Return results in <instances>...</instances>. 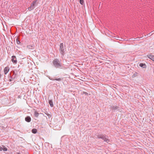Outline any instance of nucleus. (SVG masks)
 Here are the masks:
<instances>
[{"label": "nucleus", "mask_w": 154, "mask_h": 154, "mask_svg": "<svg viewBox=\"0 0 154 154\" xmlns=\"http://www.w3.org/2000/svg\"><path fill=\"white\" fill-rule=\"evenodd\" d=\"M97 136V138L101 139L104 142H106L107 143H109L111 142L108 136L105 134H98Z\"/></svg>", "instance_id": "obj_1"}, {"label": "nucleus", "mask_w": 154, "mask_h": 154, "mask_svg": "<svg viewBox=\"0 0 154 154\" xmlns=\"http://www.w3.org/2000/svg\"><path fill=\"white\" fill-rule=\"evenodd\" d=\"M18 77V75L17 71H16L15 72L14 71H12L11 72L10 74L9 81L10 82L15 81L17 79Z\"/></svg>", "instance_id": "obj_2"}, {"label": "nucleus", "mask_w": 154, "mask_h": 154, "mask_svg": "<svg viewBox=\"0 0 154 154\" xmlns=\"http://www.w3.org/2000/svg\"><path fill=\"white\" fill-rule=\"evenodd\" d=\"M53 63L54 67L56 68L63 69L60 62L57 59H54Z\"/></svg>", "instance_id": "obj_3"}, {"label": "nucleus", "mask_w": 154, "mask_h": 154, "mask_svg": "<svg viewBox=\"0 0 154 154\" xmlns=\"http://www.w3.org/2000/svg\"><path fill=\"white\" fill-rule=\"evenodd\" d=\"M66 46L65 45H64L63 43H61L60 45V48L59 50L61 54L62 55V57H63L65 52L66 51Z\"/></svg>", "instance_id": "obj_4"}, {"label": "nucleus", "mask_w": 154, "mask_h": 154, "mask_svg": "<svg viewBox=\"0 0 154 154\" xmlns=\"http://www.w3.org/2000/svg\"><path fill=\"white\" fill-rule=\"evenodd\" d=\"M110 108L113 112L118 111L119 112H121L122 111V108L116 105H111Z\"/></svg>", "instance_id": "obj_5"}, {"label": "nucleus", "mask_w": 154, "mask_h": 154, "mask_svg": "<svg viewBox=\"0 0 154 154\" xmlns=\"http://www.w3.org/2000/svg\"><path fill=\"white\" fill-rule=\"evenodd\" d=\"M36 2L37 0H36L33 1L32 3L31 4L30 6L28 7V9L30 11L33 9L35 8V5L36 4Z\"/></svg>", "instance_id": "obj_6"}, {"label": "nucleus", "mask_w": 154, "mask_h": 154, "mask_svg": "<svg viewBox=\"0 0 154 154\" xmlns=\"http://www.w3.org/2000/svg\"><path fill=\"white\" fill-rule=\"evenodd\" d=\"M11 61L14 64H16L17 63V61L15 56H12Z\"/></svg>", "instance_id": "obj_7"}, {"label": "nucleus", "mask_w": 154, "mask_h": 154, "mask_svg": "<svg viewBox=\"0 0 154 154\" xmlns=\"http://www.w3.org/2000/svg\"><path fill=\"white\" fill-rule=\"evenodd\" d=\"M49 79L52 80H56L58 81H62V79L61 78H58V79H54L53 78L51 77H49Z\"/></svg>", "instance_id": "obj_8"}, {"label": "nucleus", "mask_w": 154, "mask_h": 154, "mask_svg": "<svg viewBox=\"0 0 154 154\" xmlns=\"http://www.w3.org/2000/svg\"><path fill=\"white\" fill-rule=\"evenodd\" d=\"M25 120L26 122H29L31 121V118L29 116H27L25 118Z\"/></svg>", "instance_id": "obj_9"}, {"label": "nucleus", "mask_w": 154, "mask_h": 154, "mask_svg": "<svg viewBox=\"0 0 154 154\" xmlns=\"http://www.w3.org/2000/svg\"><path fill=\"white\" fill-rule=\"evenodd\" d=\"M147 57L148 58L154 61V55L151 54H148L147 55Z\"/></svg>", "instance_id": "obj_10"}, {"label": "nucleus", "mask_w": 154, "mask_h": 154, "mask_svg": "<svg viewBox=\"0 0 154 154\" xmlns=\"http://www.w3.org/2000/svg\"><path fill=\"white\" fill-rule=\"evenodd\" d=\"M139 66L143 68H146V64L142 63H140L139 64Z\"/></svg>", "instance_id": "obj_11"}, {"label": "nucleus", "mask_w": 154, "mask_h": 154, "mask_svg": "<svg viewBox=\"0 0 154 154\" xmlns=\"http://www.w3.org/2000/svg\"><path fill=\"white\" fill-rule=\"evenodd\" d=\"M34 45H28L27 46V48L29 49H34Z\"/></svg>", "instance_id": "obj_12"}, {"label": "nucleus", "mask_w": 154, "mask_h": 154, "mask_svg": "<svg viewBox=\"0 0 154 154\" xmlns=\"http://www.w3.org/2000/svg\"><path fill=\"white\" fill-rule=\"evenodd\" d=\"M9 67H5L4 69V73L5 74H6L9 71Z\"/></svg>", "instance_id": "obj_13"}, {"label": "nucleus", "mask_w": 154, "mask_h": 154, "mask_svg": "<svg viewBox=\"0 0 154 154\" xmlns=\"http://www.w3.org/2000/svg\"><path fill=\"white\" fill-rule=\"evenodd\" d=\"M49 104L50 106L51 107H53L54 106V104L53 103V102L52 100H49Z\"/></svg>", "instance_id": "obj_14"}, {"label": "nucleus", "mask_w": 154, "mask_h": 154, "mask_svg": "<svg viewBox=\"0 0 154 154\" xmlns=\"http://www.w3.org/2000/svg\"><path fill=\"white\" fill-rule=\"evenodd\" d=\"M37 131V130L36 128H33L32 130V132L33 134H36Z\"/></svg>", "instance_id": "obj_15"}, {"label": "nucleus", "mask_w": 154, "mask_h": 154, "mask_svg": "<svg viewBox=\"0 0 154 154\" xmlns=\"http://www.w3.org/2000/svg\"><path fill=\"white\" fill-rule=\"evenodd\" d=\"M39 115V114L38 113L37 111H35L34 113V115L35 117H38V116Z\"/></svg>", "instance_id": "obj_16"}, {"label": "nucleus", "mask_w": 154, "mask_h": 154, "mask_svg": "<svg viewBox=\"0 0 154 154\" xmlns=\"http://www.w3.org/2000/svg\"><path fill=\"white\" fill-rule=\"evenodd\" d=\"M2 147H3V148H2V150L3 151H7V150H8L7 148L6 147H5L3 145Z\"/></svg>", "instance_id": "obj_17"}, {"label": "nucleus", "mask_w": 154, "mask_h": 154, "mask_svg": "<svg viewBox=\"0 0 154 154\" xmlns=\"http://www.w3.org/2000/svg\"><path fill=\"white\" fill-rule=\"evenodd\" d=\"M137 73L135 72L132 75L133 77H135L137 76Z\"/></svg>", "instance_id": "obj_18"}, {"label": "nucleus", "mask_w": 154, "mask_h": 154, "mask_svg": "<svg viewBox=\"0 0 154 154\" xmlns=\"http://www.w3.org/2000/svg\"><path fill=\"white\" fill-rule=\"evenodd\" d=\"M79 2L80 4L82 5H83L84 3V0H79Z\"/></svg>", "instance_id": "obj_19"}, {"label": "nucleus", "mask_w": 154, "mask_h": 154, "mask_svg": "<svg viewBox=\"0 0 154 154\" xmlns=\"http://www.w3.org/2000/svg\"><path fill=\"white\" fill-rule=\"evenodd\" d=\"M16 42L18 44H20V42L18 38L16 39Z\"/></svg>", "instance_id": "obj_20"}, {"label": "nucleus", "mask_w": 154, "mask_h": 154, "mask_svg": "<svg viewBox=\"0 0 154 154\" xmlns=\"http://www.w3.org/2000/svg\"><path fill=\"white\" fill-rule=\"evenodd\" d=\"M83 93L85 94V95H88V93L85 92H84Z\"/></svg>", "instance_id": "obj_21"}, {"label": "nucleus", "mask_w": 154, "mask_h": 154, "mask_svg": "<svg viewBox=\"0 0 154 154\" xmlns=\"http://www.w3.org/2000/svg\"><path fill=\"white\" fill-rule=\"evenodd\" d=\"M2 147L0 146V151H2Z\"/></svg>", "instance_id": "obj_22"}, {"label": "nucleus", "mask_w": 154, "mask_h": 154, "mask_svg": "<svg viewBox=\"0 0 154 154\" xmlns=\"http://www.w3.org/2000/svg\"><path fill=\"white\" fill-rule=\"evenodd\" d=\"M151 35H152V34H150V33H149V34H148H148H147V35H149V36H151Z\"/></svg>", "instance_id": "obj_23"}]
</instances>
